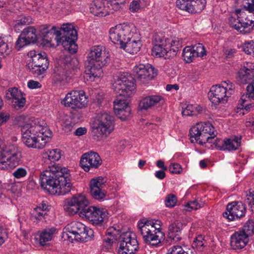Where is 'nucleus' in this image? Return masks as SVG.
Returning a JSON list of instances; mask_svg holds the SVG:
<instances>
[{
    "label": "nucleus",
    "instance_id": "nucleus-1",
    "mask_svg": "<svg viewBox=\"0 0 254 254\" xmlns=\"http://www.w3.org/2000/svg\"><path fill=\"white\" fill-rule=\"evenodd\" d=\"M63 155L62 151L58 148L49 152V193L52 195H64L72 189L69 170L56 163Z\"/></svg>",
    "mask_w": 254,
    "mask_h": 254
},
{
    "label": "nucleus",
    "instance_id": "nucleus-2",
    "mask_svg": "<svg viewBox=\"0 0 254 254\" xmlns=\"http://www.w3.org/2000/svg\"><path fill=\"white\" fill-rule=\"evenodd\" d=\"M216 131L210 123H199L193 126L190 130L191 142L204 145L213 143L215 147L220 150L233 151L241 146V136H235L225 139H215Z\"/></svg>",
    "mask_w": 254,
    "mask_h": 254
},
{
    "label": "nucleus",
    "instance_id": "nucleus-3",
    "mask_svg": "<svg viewBox=\"0 0 254 254\" xmlns=\"http://www.w3.org/2000/svg\"><path fill=\"white\" fill-rule=\"evenodd\" d=\"M22 141L28 147L43 148L48 142V125L43 120L36 119L20 125Z\"/></svg>",
    "mask_w": 254,
    "mask_h": 254
},
{
    "label": "nucleus",
    "instance_id": "nucleus-4",
    "mask_svg": "<svg viewBox=\"0 0 254 254\" xmlns=\"http://www.w3.org/2000/svg\"><path fill=\"white\" fill-rule=\"evenodd\" d=\"M51 35L55 36L56 46L60 43L64 49L71 54H74L77 51V45L75 43L77 33L72 24L70 23L63 24L59 29L53 26L49 31Z\"/></svg>",
    "mask_w": 254,
    "mask_h": 254
},
{
    "label": "nucleus",
    "instance_id": "nucleus-5",
    "mask_svg": "<svg viewBox=\"0 0 254 254\" xmlns=\"http://www.w3.org/2000/svg\"><path fill=\"white\" fill-rule=\"evenodd\" d=\"M154 40L156 44L152 49V55L165 59L176 55L182 45V40L178 37L164 38L162 35L156 34Z\"/></svg>",
    "mask_w": 254,
    "mask_h": 254
},
{
    "label": "nucleus",
    "instance_id": "nucleus-6",
    "mask_svg": "<svg viewBox=\"0 0 254 254\" xmlns=\"http://www.w3.org/2000/svg\"><path fill=\"white\" fill-rule=\"evenodd\" d=\"M21 158V151L15 144L0 138V169L10 170L18 166Z\"/></svg>",
    "mask_w": 254,
    "mask_h": 254
},
{
    "label": "nucleus",
    "instance_id": "nucleus-7",
    "mask_svg": "<svg viewBox=\"0 0 254 254\" xmlns=\"http://www.w3.org/2000/svg\"><path fill=\"white\" fill-rule=\"evenodd\" d=\"M137 228L143 241L149 245H158L164 236L161 221L158 220H141L138 222Z\"/></svg>",
    "mask_w": 254,
    "mask_h": 254
},
{
    "label": "nucleus",
    "instance_id": "nucleus-8",
    "mask_svg": "<svg viewBox=\"0 0 254 254\" xmlns=\"http://www.w3.org/2000/svg\"><path fill=\"white\" fill-rule=\"evenodd\" d=\"M93 231L78 221H73L64 228L63 238L69 242L74 240L87 242L93 237Z\"/></svg>",
    "mask_w": 254,
    "mask_h": 254
},
{
    "label": "nucleus",
    "instance_id": "nucleus-9",
    "mask_svg": "<svg viewBox=\"0 0 254 254\" xmlns=\"http://www.w3.org/2000/svg\"><path fill=\"white\" fill-rule=\"evenodd\" d=\"M235 85L231 81H222L220 84L211 87L209 98L211 102L215 105L226 103L228 99L234 93Z\"/></svg>",
    "mask_w": 254,
    "mask_h": 254
},
{
    "label": "nucleus",
    "instance_id": "nucleus-10",
    "mask_svg": "<svg viewBox=\"0 0 254 254\" xmlns=\"http://www.w3.org/2000/svg\"><path fill=\"white\" fill-rule=\"evenodd\" d=\"M112 88L118 95L130 96L135 91L133 78L127 73H120L114 77Z\"/></svg>",
    "mask_w": 254,
    "mask_h": 254
},
{
    "label": "nucleus",
    "instance_id": "nucleus-11",
    "mask_svg": "<svg viewBox=\"0 0 254 254\" xmlns=\"http://www.w3.org/2000/svg\"><path fill=\"white\" fill-rule=\"evenodd\" d=\"M37 30L33 26H29L24 28L22 32V36L24 37L29 44L37 43L41 47H46L48 44V26L42 25Z\"/></svg>",
    "mask_w": 254,
    "mask_h": 254
},
{
    "label": "nucleus",
    "instance_id": "nucleus-12",
    "mask_svg": "<svg viewBox=\"0 0 254 254\" xmlns=\"http://www.w3.org/2000/svg\"><path fill=\"white\" fill-rule=\"evenodd\" d=\"M28 56L30 59L27 66L30 71L35 76L43 77L48 69L47 63L43 62L48 61L46 53L37 54L35 51H31L28 53Z\"/></svg>",
    "mask_w": 254,
    "mask_h": 254
},
{
    "label": "nucleus",
    "instance_id": "nucleus-13",
    "mask_svg": "<svg viewBox=\"0 0 254 254\" xmlns=\"http://www.w3.org/2000/svg\"><path fill=\"white\" fill-rule=\"evenodd\" d=\"M254 223L248 221L242 230L235 232L231 236L230 245L234 250L244 248L249 242V238L254 234Z\"/></svg>",
    "mask_w": 254,
    "mask_h": 254
},
{
    "label": "nucleus",
    "instance_id": "nucleus-14",
    "mask_svg": "<svg viewBox=\"0 0 254 254\" xmlns=\"http://www.w3.org/2000/svg\"><path fill=\"white\" fill-rule=\"evenodd\" d=\"M92 128L93 133L98 137H106L114 129V117L108 113H103Z\"/></svg>",
    "mask_w": 254,
    "mask_h": 254
},
{
    "label": "nucleus",
    "instance_id": "nucleus-15",
    "mask_svg": "<svg viewBox=\"0 0 254 254\" xmlns=\"http://www.w3.org/2000/svg\"><path fill=\"white\" fill-rule=\"evenodd\" d=\"M134 31L133 26L126 23L120 24L110 29L109 37L113 43L119 44L121 48L127 38H129Z\"/></svg>",
    "mask_w": 254,
    "mask_h": 254
},
{
    "label": "nucleus",
    "instance_id": "nucleus-16",
    "mask_svg": "<svg viewBox=\"0 0 254 254\" xmlns=\"http://www.w3.org/2000/svg\"><path fill=\"white\" fill-rule=\"evenodd\" d=\"M88 103L87 97L82 90H72L68 92L61 101L65 107L73 109H81L85 108Z\"/></svg>",
    "mask_w": 254,
    "mask_h": 254
},
{
    "label": "nucleus",
    "instance_id": "nucleus-17",
    "mask_svg": "<svg viewBox=\"0 0 254 254\" xmlns=\"http://www.w3.org/2000/svg\"><path fill=\"white\" fill-rule=\"evenodd\" d=\"M138 248V243L134 234L127 232L120 235L119 254H134Z\"/></svg>",
    "mask_w": 254,
    "mask_h": 254
},
{
    "label": "nucleus",
    "instance_id": "nucleus-18",
    "mask_svg": "<svg viewBox=\"0 0 254 254\" xmlns=\"http://www.w3.org/2000/svg\"><path fill=\"white\" fill-rule=\"evenodd\" d=\"M236 14L237 19L232 18L230 20L231 26L241 33L245 34L250 32L254 25V21L246 16L244 10L236 9Z\"/></svg>",
    "mask_w": 254,
    "mask_h": 254
},
{
    "label": "nucleus",
    "instance_id": "nucleus-19",
    "mask_svg": "<svg viewBox=\"0 0 254 254\" xmlns=\"http://www.w3.org/2000/svg\"><path fill=\"white\" fill-rule=\"evenodd\" d=\"M82 213V217L84 216L95 225L101 224L108 217V212L105 209L95 206H87Z\"/></svg>",
    "mask_w": 254,
    "mask_h": 254
},
{
    "label": "nucleus",
    "instance_id": "nucleus-20",
    "mask_svg": "<svg viewBox=\"0 0 254 254\" xmlns=\"http://www.w3.org/2000/svg\"><path fill=\"white\" fill-rule=\"evenodd\" d=\"M110 60V53L105 47L101 45H97L91 48L87 61L89 64L99 63L107 64Z\"/></svg>",
    "mask_w": 254,
    "mask_h": 254
},
{
    "label": "nucleus",
    "instance_id": "nucleus-21",
    "mask_svg": "<svg viewBox=\"0 0 254 254\" xmlns=\"http://www.w3.org/2000/svg\"><path fill=\"white\" fill-rule=\"evenodd\" d=\"M88 204V201L86 197L81 194L74 196L68 200L64 205V210L71 215L79 212L80 216H83L82 212Z\"/></svg>",
    "mask_w": 254,
    "mask_h": 254
},
{
    "label": "nucleus",
    "instance_id": "nucleus-22",
    "mask_svg": "<svg viewBox=\"0 0 254 254\" xmlns=\"http://www.w3.org/2000/svg\"><path fill=\"white\" fill-rule=\"evenodd\" d=\"M127 97L118 95L114 101L115 114L122 121L127 120L130 115L131 109L127 99Z\"/></svg>",
    "mask_w": 254,
    "mask_h": 254
},
{
    "label": "nucleus",
    "instance_id": "nucleus-23",
    "mask_svg": "<svg viewBox=\"0 0 254 254\" xmlns=\"http://www.w3.org/2000/svg\"><path fill=\"white\" fill-rule=\"evenodd\" d=\"M133 71L136 79L142 83L152 79L156 75L154 67L148 64L136 65Z\"/></svg>",
    "mask_w": 254,
    "mask_h": 254
},
{
    "label": "nucleus",
    "instance_id": "nucleus-24",
    "mask_svg": "<svg viewBox=\"0 0 254 254\" xmlns=\"http://www.w3.org/2000/svg\"><path fill=\"white\" fill-rule=\"evenodd\" d=\"M102 159L99 154L93 151L84 153L80 160L81 167L85 171L97 169L102 164Z\"/></svg>",
    "mask_w": 254,
    "mask_h": 254
},
{
    "label": "nucleus",
    "instance_id": "nucleus-25",
    "mask_svg": "<svg viewBox=\"0 0 254 254\" xmlns=\"http://www.w3.org/2000/svg\"><path fill=\"white\" fill-rule=\"evenodd\" d=\"M206 3V0H177L176 5L180 9L195 14L201 12Z\"/></svg>",
    "mask_w": 254,
    "mask_h": 254
},
{
    "label": "nucleus",
    "instance_id": "nucleus-26",
    "mask_svg": "<svg viewBox=\"0 0 254 254\" xmlns=\"http://www.w3.org/2000/svg\"><path fill=\"white\" fill-rule=\"evenodd\" d=\"M245 212L246 207L242 202L233 201L228 204L223 215L229 220L233 221L244 216Z\"/></svg>",
    "mask_w": 254,
    "mask_h": 254
},
{
    "label": "nucleus",
    "instance_id": "nucleus-27",
    "mask_svg": "<svg viewBox=\"0 0 254 254\" xmlns=\"http://www.w3.org/2000/svg\"><path fill=\"white\" fill-rule=\"evenodd\" d=\"M141 36L134 31L127 40L121 48L130 54H135L138 52L142 46Z\"/></svg>",
    "mask_w": 254,
    "mask_h": 254
},
{
    "label": "nucleus",
    "instance_id": "nucleus-28",
    "mask_svg": "<svg viewBox=\"0 0 254 254\" xmlns=\"http://www.w3.org/2000/svg\"><path fill=\"white\" fill-rule=\"evenodd\" d=\"M6 98L11 100L12 105L16 109L23 108L26 103V99L23 93L17 88H10L6 91Z\"/></svg>",
    "mask_w": 254,
    "mask_h": 254
},
{
    "label": "nucleus",
    "instance_id": "nucleus-29",
    "mask_svg": "<svg viewBox=\"0 0 254 254\" xmlns=\"http://www.w3.org/2000/svg\"><path fill=\"white\" fill-rule=\"evenodd\" d=\"M164 102L165 99L161 95H152L147 96L140 100L138 108L140 110L146 111L158 104H163Z\"/></svg>",
    "mask_w": 254,
    "mask_h": 254
},
{
    "label": "nucleus",
    "instance_id": "nucleus-30",
    "mask_svg": "<svg viewBox=\"0 0 254 254\" xmlns=\"http://www.w3.org/2000/svg\"><path fill=\"white\" fill-rule=\"evenodd\" d=\"M247 93L242 95L239 100L238 108L248 111L252 107L250 103V99L254 100V80L247 86Z\"/></svg>",
    "mask_w": 254,
    "mask_h": 254
},
{
    "label": "nucleus",
    "instance_id": "nucleus-31",
    "mask_svg": "<svg viewBox=\"0 0 254 254\" xmlns=\"http://www.w3.org/2000/svg\"><path fill=\"white\" fill-rule=\"evenodd\" d=\"M105 65V64H100L99 63L89 64L85 70L87 80L94 81L103 76L102 67Z\"/></svg>",
    "mask_w": 254,
    "mask_h": 254
},
{
    "label": "nucleus",
    "instance_id": "nucleus-32",
    "mask_svg": "<svg viewBox=\"0 0 254 254\" xmlns=\"http://www.w3.org/2000/svg\"><path fill=\"white\" fill-rule=\"evenodd\" d=\"M90 12L94 15L102 17L105 16L110 13L105 6V2L102 0H95L90 4L89 7Z\"/></svg>",
    "mask_w": 254,
    "mask_h": 254
},
{
    "label": "nucleus",
    "instance_id": "nucleus-33",
    "mask_svg": "<svg viewBox=\"0 0 254 254\" xmlns=\"http://www.w3.org/2000/svg\"><path fill=\"white\" fill-rule=\"evenodd\" d=\"M48 206L46 203L43 202L35 207L33 210L31 219L34 222L38 223L40 221L46 220L48 213Z\"/></svg>",
    "mask_w": 254,
    "mask_h": 254
},
{
    "label": "nucleus",
    "instance_id": "nucleus-34",
    "mask_svg": "<svg viewBox=\"0 0 254 254\" xmlns=\"http://www.w3.org/2000/svg\"><path fill=\"white\" fill-rule=\"evenodd\" d=\"M183 224L178 221L172 223L168 228V238L172 241L177 242L181 240L180 234L182 229Z\"/></svg>",
    "mask_w": 254,
    "mask_h": 254
},
{
    "label": "nucleus",
    "instance_id": "nucleus-35",
    "mask_svg": "<svg viewBox=\"0 0 254 254\" xmlns=\"http://www.w3.org/2000/svg\"><path fill=\"white\" fill-rule=\"evenodd\" d=\"M240 77L245 81L254 77V64L250 62L244 63L239 71Z\"/></svg>",
    "mask_w": 254,
    "mask_h": 254
},
{
    "label": "nucleus",
    "instance_id": "nucleus-36",
    "mask_svg": "<svg viewBox=\"0 0 254 254\" xmlns=\"http://www.w3.org/2000/svg\"><path fill=\"white\" fill-rule=\"evenodd\" d=\"M119 232L113 227L107 229L106 235L103 239V242L105 246L110 247L113 243L118 239Z\"/></svg>",
    "mask_w": 254,
    "mask_h": 254
},
{
    "label": "nucleus",
    "instance_id": "nucleus-37",
    "mask_svg": "<svg viewBox=\"0 0 254 254\" xmlns=\"http://www.w3.org/2000/svg\"><path fill=\"white\" fill-rule=\"evenodd\" d=\"M107 180L101 176L92 178L89 183V189H104Z\"/></svg>",
    "mask_w": 254,
    "mask_h": 254
},
{
    "label": "nucleus",
    "instance_id": "nucleus-38",
    "mask_svg": "<svg viewBox=\"0 0 254 254\" xmlns=\"http://www.w3.org/2000/svg\"><path fill=\"white\" fill-rule=\"evenodd\" d=\"M124 0H105V6L110 11L111 13L115 11H117L120 8V4H124L125 2Z\"/></svg>",
    "mask_w": 254,
    "mask_h": 254
},
{
    "label": "nucleus",
    "instance_id": "nucleus-39",
    "mask_svg": "<svg viewBox=\"0 0 254 254\" xmlns=\"http://www.w3.org/2000/svg\"><path fill=\"white\" fill-rule=\"evenodd\" d=\"M11 51V44L7 43L6 39L0 35V55H8Z\"/></svg>",
    "mask_w": 254,
    "mask_h": 254
},
{
    "label": "nucleus",
    "instance_id": "nucleus-40",
    "mask_svg": "<svg viewBox=\"0 0 254 254\" xmlns=\"http://www.w3.org/2000/svg\"><path fill=\"white\" fill-rule=\"evenodd\" d=\"M202 108L197 105H188L182 111L183 116H190L196 114V113H199L201 111Z\"/></svg>",
    "mask_w": 254,
    "mask_h": 254
},
{
    "label": "nucleus",
    "instance_id": "nucleus-41",
    "mask_svg": "<svg viewBox=\"0 0 254 254\" xmlns=\"http://www.w3.org/2000/svg\"><path fill=\"white\" fill-rule=\"evenodd\" d=\"M146 5L145 0H133L130 3L129 10L132 12H139Z\"/></svg>",
    "mask_w": 254,
    "mask_h": 254
},
{
    "label": "nucleus",
    "instance_id": "nucleus-42",
    "mask_svg": "<svg viewBox=\"0 0 254 254\" xmlns=\"http://www.w3.org/2000/svg\"><path fill=\"white\" fill-rule=\"evenodd\" d=\"M90 193L94 199L102 201L105 199L107 192L104 189H90Z\"/></svg>",
    "mask_w": 254,
    "mask_h": 254
},
{
    "label": "nucleus",
    "instance_id": "nucleus-43",
    "mask_svg": "<svg viewBox=\"0 0 254 254\" xmlns=\"http://www.w3.org/2000/svg\"><path fill=\"white\" fill-rule=\"evenodd\" d=\"M184 60L187 63H190L196 57L191 46L186 47L183 52Z\"/></svg>",
    "mask_w": 254,
    "mask_h": 254
},
{
    "label": "nucleus",
    "instance_id": "nucleus-44",
    "mask_svg": "<svg viewBox=\"0 0 254 254\" xmlns=\"http://www.w3.org/2000/svg\"><path fill=\"white\" fill-rule=\"evenodd\" d=\"M190 46L196 57H203L206 55L207 51L201 43H197Z\"/></svg>",
    "mask_w": 254,
    "mask_h": 254
},
{
    "label": "nucleus",
    "instance_id": "nucleus-45",
    "mask_svg": "<svg viewBox=\"0 0 254 254\" xmlns=\"http://www.w3.org/2000/svg\"><path fill=\"white\" fill-rule=\"evenodd\" d=\"M71 61V58L70 56L66 55L64 56V57L60 58L58 61V64L60 67L58 70L60 71L61 69H65L68 67L70 65Z\"/></svg>",
    "mask_w": 254,
    "mask_h": 254
},
{
    "label": "nucleus",
    "instance_id": "nucleus-46",
    "mask_svg": "<svg viewBox=\"0 0 254 254\" xmlns=\"http://www.w3.org/2000/svg\"><path fill=\"white\" fill-rule=\"evenodd\" d=\"M48 171L47 170L42 172L39 177V183L42 189L45 191H48V175L47 173Z\"/></svg>",
    "mask_w": 254,
    "mask_h": 254
},
{
    "label": "nucleus",
    "instance_id": "nucleus-47",
    "mask_svg": "<svg viewBox=\"0 0 254 254\" xmlns=\"http://www.w3.org/2000/svg\"><path fill=\"white\" fill-rule=\"evenodd\" d=\"M243 50L248 55L254 57V41L253 40L245 42L242 46Z\"/></svg>",
    "mask_w": 254,
    "mask_h": 254
},
{
    "label": "nucleus",
    "instance_id": "nucleus-48",
    "mask_svg": "<svg viewBox=\"0 0 254 254\" xmlns=\"http://www.w3.org/2000/svg\"><path fill=\"white\" fill-rule=\"evenodd\" d=\"M203 206L202 203H199L196 200H193L187 203L184 206V209L186 211H190L192 210H197Z\"/></svg>",
    "mask_w": 254,
    "mask_h": 254
},
{
    "label": "nucleus",
    "instance_id": "nucleus-49",
    "mask_svg": "<svg viewBox=\"0 0 254 254\" xmlns=\"http://www.w3.org/2000/svg\"><path fill=\"white\" fill-rule=\"evenodd\" d=\"M36 239L37 240H38L41 246L46 245L48 242V231L47 230L45 229L43 231L39 232L37 235Z\"/></svg>",
    "mask_w": 254,
    "mask_h": 254
},
{
    "label": "nucleus",
    "instance_id": "nucleus-50",
    "mask_svg": "<svg viewBox=\"0 0 254 254\" xmlns=\"http://www.w3.org/2000/svg\"><path fill=\"white\" fill-rule=\"evenodd\" d=\"M29 44H30L24 37L22 36V34L21 33L16 41L15 48L17 51H20Z\"/></svg>",
    "mask_w": 254,
    "mask_h": 254
},
{
    "label": "nucleus",
    "instance_id": "nucleus-51",
    "mask_svg": "<svg viewBox=\"0 0 254 254\" xmlns=\"http://www.w3.org/2000/svg\"><path fill=\"white\" fill-rule=\"evenodd\" d=\"M32 19L30 16L21 15L18 17L15 20V25H25L32 22Z\"/></svg>",
    "mask_w": 254,
    "mask_h": 254
},
{
    "label": "nucleus",
    "instance_id": "nucleus-52",
    "mask_svg": "<svg viewBox=\"0 0 254 254\" xmlns=\"http://www.w3.org/2000/svg\"><path fill=\"white\" fill-rule=\"evenodd\" d=\"M204 238L201 235H199L196 237L195 240L193 241L192 247L194 249H196L199 251H201L203 249L204 246L203 243Z\"/></svg>",
    "mask_w": 254,
    "mask_h": 254
},
{
    "label": "nucleus",
    "instance_id": "nucleus-53",
    "mask_svg": "<svg viewBox=\"0 0 254 254\" xmlns=\"http://www.w3.org/2000/svg\"><path fill=\"white\" fill-rule=\"evenodd\" d=\"M177 201V198L176 196L173 194L167 195L165 200V205L168 207H173L175 206Z\"/></svg>",
    "mask_w": 254,
    "mask_h": 254
},
{
    "label": "nucleus",
    "instance_id": "nucleus-54",
    "mask_svg": "<svg viewBox=\"0 0 254 254\" xmlns=\"http://www.w3.org/2000/svg\"><path fill=\"white\" fill-rule=\"evenodd\" d=\"M12 174L15 178L19 179L25 177L27 174V172L25 169L20 167L17 168Z\"/></svg>",
    "mask_w": 254,
    "mask_h": 254
},
{
    "label": "nucleus",
    "instance_id": "nucleus-55",
    "mask_svg": "<svg viewBox=\"0 0 254 254\" xmlns=\"http://www.w3.org/2000/svg\"><path fill=\"white\" fill-rule=\"evenodd\" d=\"M185 251L181 246L176 245L170 248L167 254H183Z\"/></svg>",
    "mask_w": 254,
    "mask_h": 254
},
{
    "label": "nucleus",
    "instance_id": "nucleus-56",
    "mask_svg": "<svg viewBox=\"0 0 254 254\" xmlns=\"http://www.w3.org/2000/svg\"><path fill=\"white\" fill-rule=\"evenodd\" d=\"M169 170L172 174H180L182 171V168L178 163H171L169 167Z\"/></svg>",
    "mask_w": 254,
    "mask_h": 254
},
{
    "label": "nucleus",
    "instance_id": "nucleus-57",
    "mask_svg": "<svg viewBox=\"0 0 254 254\" xmlns=\"http://www.w3.org/2000/svg\"><path fill=\"white\" fill-rule=\"evenodd\" d=\"M8 238L7 230L0 225V246H1Z\"/></svg>",
    "mask_w": 254,
    "mask_h": 254
},
{
    "label": "nucleus",
    "instance_id": "nucleus-58",
    "mask_svg": "<svg viewBox=\"0 0 254 254\" xmlns=\"http://www.w3.org/2000/svg\"><path fill=\"white\" fill-rule=\"evenodd\" d=\"M27 85L30 89H37L42 87V84L39 82L32 79L28 81Z\"/></svg>",
    "mask_w": 254,
    "mask_h": 254
},
{
    "label": "nucleus",
    "instance_id": "nucleus-59",
    "mask_svg": "<svg viewBox=\"0 0 254 254\" xmlns=\"http://www.w3.org/2000/svg\"><path fill=\"white\" fill-rule=\"evenodd\" d=\"M243 5L245 9L250 12L254 10V0H244Z\"/></svg>",
    "mask_w": 254,
    "mask_h": 254
},
{
    "label": "nucleus",
    "instance_id": "nucleus-60",
    "mask_svg": "<svg viewBox=\"0 0 254 254\" xmlns=\"http://www.w3.org/2000/svg\"><path fill=\"white\" fill-rule=\"evenodd\" d=\"M128 145V142L126 140H121L118 142L117 145V151L119 152H122Z\"/></svg>",
    "mask_w": 254,
    "mask_h": 254
},
{
    "label": "nucleus",
    "instance_id": "nucleus-61",
    "mask_svg": "<svg viewBox=\"0 0 254 254\" xmlns=\"http://www.w3.org/2000/svg\"><path fill=\"white\" fill-rule=\"evenodd\" d=\"M249 193L247 194L245 202L251 206H254V194L251 191Z\"/></svg>",
    "mask_w": 254,
    "mask_h": 254
},
{
    "label": "nucleus",
    "instance_id": "nucleus-62",
    "mask_svg": "<svg viewBox=\"0 0 254 254\" xmlns=\"http://www.w3.org/2000/svg\"><path fill=\"white\" fill-rule=\"evenodd\" d=\"M10 115L8 113L2 112L0 113V126L7 122L9 119Z\"/></svg>",
    "mask_w": 254,
    "mask_h": 254
},
{
    "label": "nucleus",
    "instance_id": "nucleus-63",
    "mask_svg": "<svg viewBox=\"0 0 254 254\" xmlns=\"http://www.w3.org/2000/svg\"><path fill=\"white\" fill-rule=\"evenodd\" d=\"M87 132V129L84 127H80L77 128L75 131V134L77 136H81L85 134Z\"/></svg>",
    "mask_w": 254,
    "mask_h": 254
},
{
    "label": "nucleus",
    "instance_id": "nucleus-64",
    "mask_svg": "<svg viewBox=\"0 0 254 254\" xmlns=\"http://www.w3.org/2000/svg\"><path fill=\"white\" fill-rule=\"evenodd\" d=\"M155 176L158 179H163L166 176L165 171L162 170L156 171L155 173Z\"/></svg>",
    "mask_w": 254,
    "mask_h": 254
}]
</instances>
